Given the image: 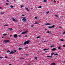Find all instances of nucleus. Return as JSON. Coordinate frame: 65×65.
<instances>
[{
  "mask_svg": "<svg viewBox=\"0 0 65 65\" xmlns=\"http://www.w3.org/2000/svg\"><path fill=\"white\" fill-rule=\"evenodd\" d=\"M52 51H56V48H53L52 49Z\"/></svg>",
  "mask_w": 65,
  "mask_h": 65,
  "instance_id": "8",
  "label": "nucleus"
},
{
  "mask_svg": "<svg viewBox=\"0 0 65 65\" xmlns=\"http://www.w3.org/2000/svg\"><path fill=\"white\" fill-rule=\"evenodd\" d=\"M6 1L8 2H9V1L8 0H7Z\"/></svg>",
  "mask_w": 65,
  "mask_h": 65,
  "instance_id": "39",
  "label": "nucleus"
},
{
  "mask_svg": "<svg viewBox=\"0 0 65 65\" xmlns=\"http://www.w3.org/2000/svg\"><path fill=\"white\" fill-rule=\"evenodd\" d=\"M21 59H24V58H22Z\"/></svg>",
  "mask_w": 65,
  "mask_h": 65,
  "instance_id": "63",
  "label": "nucleus"
},
{
  "mask_svg": "<svg viewBox=\"0 0 65 65\" xmlns=\"http://www.w3.org/2000/svg\"><path fill=\"white\" fill-rule=\"evenodd\" d=\"M22 49V48H19V51H21V50Z\"/></svg>",
  "mask_w": 65,
  "mask_h": 65,
  "instance_id": "17",
  "label": "nucleus"
},
{
  "mask_svg": "<svg viewBox=\"0 0 65 65\" xmlns=\"http://www.w3.org/2000/svg\"><path fill=\"white\" fill-rule=\"evenodd\" d=\"M14 52H16L17 51H15V50H14Z\"/></svg>",
  "mask_w": 65,
  "mask_h": 65,
  "instance_id": "53",
  "label": "nucleus"
},
{
  "mask_svg": "<svg viewBox=\"0 0 65 65\" xmlns=\"http://www.w3.org/2000/svg\"><path fill=\"white\" fill-rule=\"evenodd\" d=\"M55 15V16H56V17H57V18H58V15Z\"/></svg>",
  "mask_w": 65,
  "mask_h": 65,
  "instance_id": "40",
  "label": "nucleus"
},
{
  "mask_svg": "<svg viewBox=\"0 0 65 65\" xmlns=\"http://www.w3.org/2000/svg\"><path fill=\"white\" fill-rule=\"evenodd\" d=\"M21 8H22V7H23V5L21 6Z\"/></svg>",
  "mask_w": 65,
  "mask_h": 65,
  "instance_id": "35",
  "label": "nucleus"
},
{
  "mask_svg": "<svg viewBox=\"0 0 65 65\" xmlns=\"http://www.w3.org/2000/svg\"><path fill=\"white\" fill-rule=\"evenodd\" d=\"M41 7H42L40 6H39V7H38V8H41Z\"/></svg>",
  "mask_w": 65,
  "mask_h": 65,
  "instance_id": "22",
  "label": "nucleus"
},
{
  "mask_svg": "<svg viewBox=\"0 0 65 65\" xmlns=\"http://www.w3.org/2000/svg\"><path fill=\"white\" fill-rule=\"evenodd\" d=\"M9 65H12V64H9Z\"/></svg>",
  "mask_w": 65,
  "mask_h": 65,
  "instance_id": "57",
  "label": "nucleus"
},
{
  "mask_svg": "<svg viewBox=\"0 0 65 65\" xmlns=\"http://www.w3.org/2000/svg\"><path fill=\"white\" fill-rule=\"evenodd\" d=\"M4 26H8V25H4Z\"/></svg>",
  "mask_w": 65,
  "mask_h": 65,
  "instance_id": "34",
  "label": "nucleus"
},
{
  "mask_svg": "<svg viewBox=\"0 0 65 65\" xmlns=\"http://www.w3.org/2000/svg\"><path fill=\"white\" fill-rule=\"evenodd\" d=\"M54 56H56L57 55H58V54L57 53H56L55 54H54Z\"/></svg>",
  "mask_w": 65,
  "mask_h": 65,
  "instance_id": "15",
  "label": "nucleus"
},
{
  "mask_svg": "<svg viewBox=\"0 0 65 65\" xmlns=\"http://www.w3.org/2000/svg\"><path fill=\"white\" fill-rule=\"evenodd\" d=\"M61 41H63L64 40L61 39L60 40Z\"/></svg>",
  "mask_w": 65,
  "mask_h": 65,
  "instance_id": "27",
  "label": "nucleus"
},
{
  "mask_svg": "<svg viewBox=\"0 0 65 65\" xmlns=\"http://www.w3.org/2000/svg\"><path fill=\"white\" fill-rule=\"evenodd\" d=\"M24 37H27V35H25V36H24Z\"/></svg>",
  "mask_w": 65,
  "mask_h": 65,
  "instance_id": "33",
  "label": "nucleus"
},
{
  "mask_svg": "<svg viewBox=\"0 0 65 65\" xmlns=\"http://www.w3.org/2000/svg\"><path fill=\"white\" fill-rule=\"evenodd\" d=\"M7 53H9V52H10V51H9V50H8L7 51Z\"/></svg>",
  "mask_w": 65,
  "mask_h": 65,
  "instance_id": "23",
  "label": "nucleus"
},
{
  "mask_svg": "<svg viewBox=\"0 0 65 65\" xmlns=\"http://www.w3.org/2000/svg\"><path fill=\"white\" fill-rule=\"evenodd\" d=\"M45 25H52L51 24H50V23H46V24H45Z\"/></svg>",
  "mask_w": 65,
  "mask_h": 65,
  "instance_id": "7",
  "label": "nucleus"
},
{
  "mask_svg": "<svg viewBox=\"0 0 65 65\" xmlns=\"http://www.w3.org/2000/svg\"><path fill=\"white\" fill-rule=\"evenodd\" d=\"M59 27L60 28H62V27H60V26H59Z\"/></svg>",
  "mask_w": 65,
  "mask_h": 65,
  "instance_id": "48",
  "label": "nucleus"
},
{
  "mask_svg": "<svg viewBox=\"0 0 65 65\" xmlns=\"http://www.w3.org/2000/svg\"><path fill=\"white\" fill-rule=\"evenodd\" d=\"M52 28V27L51 26V27H48V28H49V29H51V28Z\"/></svg>",
  "mask_w": 65,
  "mask_h": 65,
  "instance_id": "21",
  "label": "nucleus"
},
{
  "mask_svg": "<svg viewBox=\"0 0 65 65\" xmlns=\"http://www.w3.org/2000/svg\"><path fill=\"white\" fill-rule=\"evenodd\" d=\"M45 30H47V29H45Z\"/></svg>",
  "mask_w": 65,
  "mask_h": 65,
  "instance_id": "62",
  "label": "nucleus"
},
{
  "mask_svg": "<svg viewBox=\"0 0 65 65\" xmlns=\"http://www.w3.org/2000/svg\"><path fill=\"white\" fill-rule=\"evenodd\" d=\"M5 58H7V56H6V57H5Z\"/></svg>",
  "mask_w": 65,
  "mask_h": 65,
  "instance_id": "50",
  "label": "nucleus"
},
{
  "mask_svg": "<svg viewBox=\"0 0 65 65\" xmlns=\"http://www.w3.org/2000/svg\"><path fill=\"white\" fill-rule=\"evenodd\" d=\"M22 17H24V16H25V15H22Z\"/></svg>",
  "mask_w": 65,
  "mask_h": 65,
  "instance_id": "45",
  "label": "nucleus"
},
{
  "mask_svg": "<svg viewBox=\"0 0 65 65\" xmlns=\"http://www.w3.org/2000/svg\"><path fill=\"white\" fill-rule=\"evenodd\" d=\"M22 20L23 22L25 23L26 22V18H23L22 19Z\"/></svg>",
  "mask_w": 65,
  "mask_h": 65,
  "instance_id": "2",
  "label": "nucleus"
},
{
  "mask_svg": "<svg viewBox=\"0 0 65 65\" xmlns=\"http://www.w3.org/2000/svg\"><path fill=\"white\" fill-rule=\"evenodd\" d=\"M31 9H33V8H31Z\"/></svg>",
  "mask_w": 65,
  "mask_h": 65,
  "instance_id": "61",
  "label": "nucleus"
},
{
  "mask_svg": "<svg viewBox=\"0 0 65 65\" xmlns=\"http://www.w3.org/2000/svg\"><path fill=\"white\" fill-rule=\"evenodd\" d=\"M19 37H21V35H19Z\"/></svg>",
  "mask_w": 65,
  "mask_h": 65,
  "instance_id": "52",
  "label": "nucleus"
},
{
  "mask_svg": "<svg viewBox=\"0 0 65 65\" xmlns=\"http://www.w3.org/2000/svg\"><path fill=\"white\" fill-rule=\"evenodd\" d=\"M54 53H52L51 54V56H53V55H54Z\"/></svg>",
  "mask_w": 65,
  "mask_h": 65,
  "instance_id": "19",
  "label": "nucleus"
},
{
  "mask_svg": "<svg viewBox=\"0 0 65 65\" xmlns=\"http://www.w3.org/2000/svg\"><path fill=\"white\" fill-rule=\"evenodd\" d=\"M38 24V22H36L35 23V24Z\"/></svg>",
  "mask_w": 65,
  "mask_h": 65,
  "instance_id": "20",
  "label": "nucleus"
},
{
  "mask_svg": "<svg viewBox=\"0 0 65 65\" xmlns=\"http://www.w3.org/2000/svg\"><path fill=\"white\" fill-rule=\"evenodd\" d=\"M52 27V28H54L55 27V25H53Z\"/></svg>",
  "mask_w": 65,
  "mask_h": 65,
  "instance_id": "28",
  "label": "nucleus"
},
{
  "mask_svg": "<svg viewBox=\"0 0 65 65\" xmlns=\"http://www.w3.org/2000/svg\"><path fill=\"white\" fill-rule=\"evenodd\" d=\"M47 57H50V56H47Z\"/></svg>",
  "mask_w": 65,
  "mask_h": 65,
  "instance_id": "54",
  "label": "nucleus"
},
{
  "mask_svg": "<svg viewBox=\"0 0 65 65\" xmlns=\"http://www.w3.org/2000/svg\"><path fill=\"white\" fill-rule=\"evenodd\" d=\"M14 38H17V37H18V36H17V35L15 34L14 35Z\"/></svg>",
  "mask_w": 65,
  "mask_h": 65,
  "instance_id": "5",
  "label": "nucleus"
},
{
  "mask_svg": "<svg viewBox=\"0 0 65 65\" xmlns=\"http://www.w3.org/2000/svg\"><path fill=\"white\" fill-rule=\"evenodd\" d=\"M10 37L12 36V35H10Z\"/></svg>",
  "mask_w": 65,
  "mask_h": 65,
  "instance_id": "49",
  "label": "nucleus"
},
{
  "mask_svg": "<svg viewBox=\"0 0 65 65\" xmlns=\"http://www.w3.org/2000/svg\"><path fill=\"white\" fill-rule=\"evenodd\" d=\"M9 40H6L4 41V42L5 43H6V42H9Z\"/></svg>",
  "mask_w": 65,
  "mask_h": 65,
  "instance_id": "6",
  "label": "nucleus"
},
{
  "mask_svg": "<svg viewBox=\"0 0 65 65\" xmlns=\"http://www.w3.org/2000/svg\"><path fill=\"white\" fill-rule=\"evenodd\" d=\"M58 49H59V50H60V49H61V47H58Z\"/></svg>",
  "mask_w": 65,
  "mask_h": 65,
  "instance_id": "26",
  "label": "nucleus"
},
{
  "mask_svg": "<svg viewBox=\"0 0 65 65\" xmlns=\"http://www.w3.org/2000/svg\"><path fill=\"white\" fill-rule=\"evenodd\" d=\"M43 1L45 2H46L47 1L46 0H44Z\"/></svg>",
  "mask_w": 65,
  "mask_h": 65,
  "instance_id": "18",
  "label": "nucleus"
},
{
  "mask_svg": "<svg viewBox=\"0 0 65 65\" xmlns=\"http://www.w3.org/2000/svg\"><path fill=\"white\" fill-rule=\"evenodd\" d=\"M50 58H52V57H52V56H50Z\"/></svg>",
  "mask_w": 65,
  "mask_h": 65,
  "instance_id": "47",
  "label": "nucleus"
},
{
  "mask_svg": "<svg viewBox=\"0 0 65 65\" xmlns=\"http://www.w3.org/2000/svg\"><path fill=\"white\" fill-rule=\"evenodd\" d=\"M12 19L14 22H18V20L14 19L13 18H12Z\"/></svg>",
  "mask_w": 65,
  "mask_h": 65,
  "instance_id": "3",
  "label": "nucleus"
},
{
  "mask_svg": "<svg viewBox=\"0 0 65 65\" xmlns=\"http://www.w3.org/2000/svg\"><path fill=\"white\" fill-rule=\"evenodd\" d=\"M4 36H6L7 35V34H3Z\"/></svg>",
  "mask_w": 65,
  "mask_h": 65,
  "instance_id": "14",
  "label": "nucleus"
},
{
  "mask_svg": "<svg viewBox=\"0 0 65 65\" xmlns=\"http://www.w3.org/2000/svg\"><path fill=\"white\" fill-rule=\"evenodd\" d=\"M3 58V57H0V59H2Z\"/></svg>",
  "mask_w": 65,
  "mask_h": 65,
  "instance_id": "32",
  "label": "nucleus"
},
{
  "mask_svg": "<svg viewBox=\"0 0 65 65\" xmlns=\"http://www.w3.org/2000/svg\"><path fill=\"white\" fill-rule=\"evenodd\" d=\"M29 42H30V41H27L26 42H25L24 44V45H26V44H28V43H29Z\"/></svg>",
  "mask_w": 65,
  "mask_h": 65,
  "instance_id": "1",
  "label": "nucleus"
},
{
  "mask_svg": "<svg viewBox=\"0 0 65 65\" xmlns=\"http://www.w3.org/2000/svg\"><path fill=\"white\" fill-rule=\"evenodd\" d=\"M21 0L22 1H23L24 0Z\"/></svg>",
  "mask_w": 65,
  "mask_h": 65,
  "instance_id": "64",
  "label": "nucleus"
},
{
  "mask_svg": "<svg viewBox=\"0 0 65 65\" xmlns=\"http://www.w3.org/2000/svg\"><path fill=\"white\" fill-rule=\"evenodd\" d=\"M2 9V8L1 7H0V9Z\"/></svg>",
  "mask_w": 65,
  "mask_h": 65,
  "instance_id": "51",
  "label": "nucleus"
},
{
  "mask_svg": "<svg viewBox=\"0 0 65 65\" xmlns=\"http://www.w3.org/2000/svg\"><path fill=\"white\" fill-rule=\"evenodd\" d=\"M28 32V31H25L24 32H23L22 33V34H25V33H26Z\"/></svg>",
  "mask_w": 65,
  "mask_h": 65,
  "instance_id": "4",
  "label": "nucleus"
},
{
  "mask_svg": "<svg viewBox=\"0 0 65 65\" xmlns=\"http://www.w3.org/2000/svg\"><path fill=\"white\" fill-rule=\"evenodd\" d=\"M25 9H26V10H27V11H29V9H28V8L25 7Z\"/></svg>",
  "mask_w": 65,
  "mask_h": 65,
  "instance_id": "11",
  "label": "nucleus"
},
{
  "mask_svg": "<svg viewBox=\"0 0 65 65\" xmlns=\"http://www.w3.org/2000/svg\"><path fill=\"white\" fill-rule=\"evenodd\" d=\"M40 37L39 36V37H37V38H40Z\"/></svg>",
  "mask_w": 65,
  "mask_h": 65,
  "instance_id": "29",
  "label": "nucleus"
},
{
  "mask_svg": "<svg viewBox=\"0 0 65 65\" xmlns=\"http://www.w3.org/2000/svg\"><path fill=\"white\" fill-rule=\"evenodd\" d=\"M8 30H11V31H12V30L13 29L12 28H8Z\"/></svg>",
  "mask_w": 65,
  "mask_h": 65,
  "instance_id": "9",
  "label": "nucleus"
},
{
  "mask_svg": "<svg viewBox=\"0 0 65 65\" xmlns=\"http://www.w3.org/2000/svg\"><path fill=\"white\" fill-rule=\"evenodd\" d=\"M35 19H37V17H35Z\"/></svg>",
  "mask_w": 65,
  "mask_h": 65,
  "instance_id": "37",
  "label": "nucleus"
},
{
  "mask_svg": "<svg viewBox=\"0 0 65 65\" xmlns=\"http://www.w3.org/2000/svg\"><path fill=\"white\" fill-rule=\"evenodd\" d=\"M54 47V45H52L51 46V47Z\"/></svg>",
  "mask_w": 65,
  "mask_h": 65,
  "instance_id": "31",
  "label": "nucleus"
},
{
  "mask_svg": "<svg viewBox=\"0 0 65 65\" xmlns=\"http://www.w3.org/2000/svg\"><path fill=\"white\" fill-rule=\"evenodd\" d=\"M35 58L36 60H37V57H36Z\"/></svg>",
  "mask_w": 65,
  "mask_h": 65,
  "instance_id": "41",
  "label": "nucleus"
},
{
  "mask_svg": "<svg viewBox=\"0 0 65 65\" xmlns=\"http://www.w3.org/2000/svg\"><path fill=\"white\" fill-rule=\"evenodd\" d=\"M63 47H65V45H63Z\"/></svg>",
  "mask_w": 65,
  "mask_h": 65,
  "instance_id": "36",
  "label": "nucleus"
},
{
  "mask_svg": "<svg viewBox=\"0 0 65 65\" xmlns=\"http://www.w3.org/2000/svg\"><path fill=\"white\" fill-rule=\"evenodd\" d=\"M51 65H56V63H51Z\"/></svg>",
  "mask_w": 65,
  "mask_h": 65,
  "instance_id": "10",
  "label": "nucleus"
},
{
  "mask_svg": "<svg viewBox=\"0 0 65 65\" xmlns=\"http://www.w3.org/2000/svg\"><path fill=\"white\" fill-rule=\"evenodd\" d=\"M2 38H4V37H2Z\"/></svg>",
  "mask_w": 65,
  "mask_h": 65,
  "instance_id": "58",
  "label": "nucleus"
},
{
  "mask_svg": "<svg viewBox=\"0 0 65 65\" xmlns=\"http://www.w3.org/2000/svg\"><path fill=\"white\" fill-rule=\"evenodd\" d=\"M46 13H47V14H48V13H49V12L48 11V12H46Z\"/></svg>",
  "mask_w": 65,
  "mask_h": 65,
  "instance_id": "30",
  "label": "nucleus"
},
{
  "mask_svg": "<svg viewBox=\"0 0 65 65\" xmlns=\"http://www.w3.org/2000/svg\"><path fill=\"white\" fill-rule=\"evenodd\" d=\"M46 33H50V31H48L46 32Z\"/></svg>",
  "mask_w": 65,
  "mask_h": 65,
  "instance_id": "38",
  "label": "nucleus"
},
{
  "mask_svg": "<svg viewBox=\"0 0 65 65\" xmlns=\"http://www.w3.org/2000/svg\"><path fill=\"white\" fill-rule=\"evenodd\" d=\"M53 2H54V3H56V1H53Z\"/></svg>",
  "mask_w": 65,
  "mask_h": 65,
  "instance_id": "24",
  "label": "nucleus"
},
{
  "mask_svg": "<svg viewBox=\"0 0 65 65\" xmlns=\"http://www.w3.org/2000/svg\"><path fill=\"white\" fill-rule=\"evenodd\" d=\"M63 63H65V61H64L63 62Z\"/></svg>",
  "mask_w": 65,
  "mask_h": 65,
  "instance_id": "59",
  "label": "nucleus"
},
{
  "mask_svg": "<svg viewBox=\"0 0 65 65\" xmlns=\"http://www.w3.org/2000/svg\"><path fill=\"white\" fill-rule=\"evenodd\" d=\"M28 48V47H27L25 48Z\"/></svg>",
  "mask_w": 65,
  "mask_h": 65,
  "instance_id": "46",
  "label": "nucleus"
},
{
  "mask_svg": "<svg viewBox=\"0 0 65 65\" xmlns=\"http://www.w3.org/2000/svg\"><path fill=\"white\" fill-rule=\"evenodd\" d=\"M63 34H65V31H64V32H63Z\"/></svg>",
  "mask_w": 65,
  "mask_h": 65,
  "instance_id": "42",
  "label": "nucleus"
},
{
  "mask_svg": "<svg viewBox=\"0 0 65 65\" xmlns=\"http://www.w3.org/2000/svg\"><path fill=\"white\" fill-rule=\"evenodd\" d=\"M10 7L11 8H13V6L12 5H11L10 6Z\"/></svg>",
  "mask_w": 65,
  "mask_h": 65,
  "instance_id": "16",
  "label": "nucleus"
},
{
  "mask_svg": "<svg viewBox=\"0 0 65 65\" xmlns=\"http://www.w3.org/2000/svg\"><path fill=\"white\" fill-rule=\"evenodd\" d=\"M13 52L12 51H11V52L10 53H9V54H13Z\"/></svg>",
  "mask_w": 65,
  "mask_h": 65,
  "instance_id": "13",
  "label": "nucleus"
},
{
  "mask_svg": "<svg viewBox=\"0 0 65 65\" xmlns=\"http://www.w3.org/2000/svg\"><path fill=\"white\" fill-rule=\"evenodd\" d=\"M4 12H1V14H4Z\"/></svg>",
  "mask_w": 65,
  "mask_h": 65,
  "instance_id": "25",
  "label": "nucleus"
},
{
  "mask_svg": "<svg viewBox=\"0 0 65 65\" xmlns=\"http://www.w3.org/2000/svg\"><path fill=\"white\" fill-rule=\"evenodd\" d=\"M14 2H15V0H14Z\"/></svg>",
  "mask_w": 65,
  "mask_h": 65,
  "instance_id": "60",
  "label": "nucleus"
},
{
  "mask_svg": "<svg viewBox=\"0 0 65 65\" xmlns=\"http://www.w3.org/2000/svg\"><path fill=\"white\" fill-rule=\"evenodd\" d=\"M28 65H31V64H28Z\"/></svg>",
  "mask_w": 65,
  "mask_h": 65,
  "instance_id": "56",
  "label": "nucleus"
},
{
  "mask_svg": "<svg viewBox=\"0 0 65 65\" xmlns=\"http://www.w3.org/2000/svg\"><path fill=\"white\" fill-rule=\"evenodd\" d=\"M25 55H26V56H28V54H26Z\"/></svg>",
  "mask_w": 65,
  "mask_h": 65,
  "instance_id": "55",
  "label": "nucleus"
},
{
  "mask_svg": "<svg viewBox=\"0 0 65 65\" xmlns=\"http://www.w3.org/2000/svg\"><path fill=\"white\" fill-rule=\"evenodd\" d=\"M34 25H32L31 26V27H34Z\"/></svg>",
  "mask_w": 65,
  "mask_h": 65,
  "instance_id": "43",
  "label": "nucleus"
},
{
  "mask_svg": "<svg viewBox=\"0 0 65 65\" xmlns=\"http://www.w3.org/2000/svg\"><path fill=\"white\" fill-rule=\"evenodd\" d=\"M49 48H48L47 49H43L44 51H45V50H49Z\"/></svg>",
  "mask_w": 65,
  "mask_h": 65,
  "instance_id": "12",
  "label": "nucleus"
},
{
  "mask_svg": "<svg viewBox=\"0 0 65 65\" xmlns=\"http://www.w3.org/2000/svg\"><path fill=\"white\" fill-rule=\"evenodd\" d=\"M6 4L7 5H8V3H6Z\"/></svg>",
  "mask_w": 65,
  "mask_h": 65,
  "instance_id": "44",
  "label": "nucleus"
}]
</instances>
